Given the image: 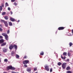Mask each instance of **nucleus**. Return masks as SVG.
<instances>
[{
  "label": "nucleus",
  "instance_id": "obj_31",
  "mask_svg": "<svg viewBox=\"0 0 73 73\" xmlns=\"http://www.w3.org/2000/svg\"><path fill=\"white\" fill-rule=\"evenodd\" d=\"M4 61L5 62H7V61H8V60L7 59H5L4 60Z\"/></svg>",
  "mask_w": 73,
  "mask_h": 73
},
{
  "label": "nucleus",
  "instance_id": "obj_12",
  "mask_svg": "<svg viewBox=\"0 0 73 73\" xmlns=\"http://www.w3.org/2000/svg\"><path fill=\"white\" fill-rule=\"evenodd\" d=\"M5 39L6 40H8V35H6L5 36Z\"/></svg>",
  "mask_w": 73,
  "mask_h": 73
},
{
  "label": "nucleus",
  "instance_id": "obj_32",
  "mask_svg": "<svg viewBox=\"0 0 73 73\" xmlns=\"http://www.w3.org/2000/svg\"><path fill=\"white\" fill-rule=\"evenodd\" d=\"M5 13V12H4L2 13V15H4Z\"/></svg>",
  "mask_w": 73,
  "mask_h": 73
},
{
  "label": "nucleus",
  "instance_id": "obj_2",
  "mask_svg": "<svg viewBox=\"0 0 73 73\" xmlns=\"http://www.w3.org/2000/svg\"><path fill=\"white\" fill-rule=\"evenodd\" d=\"M66 63H63L62 65V67L64 69H65V68H66Z\"/></svg>",
  "mask_w": 73,
  "mask_h": 73
},
{
  "label": "nucleus",
  "instance_id": "obj_27",
  "mask_svg": "<svg viewBox=\"0 0 73 73\" xmlns=\"http://www.w3.org/2000/svg\"><path fill=\"white\" fill-rule=\"evenodd\" d=\"M2 9H3V8H2V6H0V11H2Z\"/></svg>",
  "mask_w": 73,
  "mask_h": 73
},
{
  "label": "nucleus",
  "instance_id": "obj_40",
  "mask_svg": "<svg viewBox=\"0 0 73 73\" xmlns=\"http://www.w3.org/2000/svg\"><path fill=\"white\" fill-rule=\"evenodd\" d=\"M3 31V29L0 28V31Z\"/></svg>",
  "mask_w": 73,
  "mask_h": 73
},
{
  "label": "nucleus",
  "instance_id": "obj_4",
  "mask_svg": "<svg viewBox=\"0 0 73 73\" xmlns=\"http://www.w3.org/2000/svg\"><path fill=\"white\" fill-rule=\"evenodd\" d=\"M45 69L47 71H49V67L48 66H45Z\"/></svg>",
  "mask_w": 73,
  "mask_h": 73
},
{
  "label": "nucleus",
  "instance_id": "obj_13",
  "mask_svg": "<svg viewBox=\"0 0 73 73\" xmlns=\"http://www.w3.org/2000/svg\"><path fill=\"white\" fill-rule=\"evenodd\" d=\"M5 45H6V42L3 43L1 44V46H3Z\"/></svg>",
  "mask_w": 73,
  "mask_h": 73
},
{
  "label": "nucleus",
  "instance_id": "obj_20",
  "mask_svg": "<svg viewBox=\"0 0 73 73\" xmlns=\"http://www.w3.org/2000/svg\"><path fill=\"white\" fill-rule=\"evenodd\" d=\"M62 64L60 62H59L58 63V65H59V66H60Z\"/></svg>",
  "mask_w": 73,
  "mask_h": 73
},
{
  "label": "nucleus",
  "instance_id": "obj_21",
  "mask_svg": "<svg viewBox=\"0 0 73 73\" xmlns=\"http://www.w3.org/2000/svg\"><path fill=\"white\" fill-rule=\"evenodd\" d=\"M4 18L6 20H8V19L7 16H5L4 17Z\"/></svg>",
  "mask_w": 73,
  "mask_h": 73
},
{
  "label": "nucleus",
  "instance_id": "obj_44",
  "mask_svg": "<svg viewBox=\"0 0 73 73\" xmlns=\"http://www.w3.org/2000/svg\"><path fill=\"white\" fill-rule=\"evenodd\" d=\"M2 7H4V4H2Z\"/></svg>",
  "mask_w": 73,
  "mask_h": 73
},
{
  "label": "nucleus",
  "instance_id": "obj_45",
  "mask_svg": "<svg viewBox=\"0 0 73 73\" xmlns=\"http://www.w3.org/2000/svg\"><path fill=\"white\" fill-rule=\"evenodd\" d=\"M3 26V25L1 24L0 25V27H2V26Z\"/></svg>",
  "mask_w": 73,
  "mask_h": 73
},
{
  "label": "nucleus",
  "instance_id": "obj_7",
  "mask_svg": "<svg viewBox=\"0 0 73 73\" xmlns=\"http://www.w3.org/2000/svg\"><path fill=\"white\" fill-rule=\"evenodd\" d=\"M64 29V27H59L58 28V30H62L63 29Z\"/></svg>",
  "mask_w": 73,
  "mask_h": 73
},
{
  "label": "nucleus",
  "instance_id": "obj_28",
  "mask_svg": "<svg viewBox=\"0 0 73 73\" xmlns=\"http://www.w3.org/2000/svg\"><path fill=\"white\" fill-rule=\"evenodd\" d=\"M72 43L71 42H70L69 43L70 46H71L72 45Z\"/></svg>",
  "mask_w": 73,
  "mask_h": 73
},
{
  "label": "nucleus",
  "instance_id": "obj_22",
  "mask_svg": "<svg viewBox=\"0 0 73 73\" xmlns=\"http://www.w3.org/2000/svg\"><path fill=\"white\" fill-rule=\"evenodd\" d=\"M70 69V67H68L66 68V70H69Z\"/></svg>",
  "mask_w": 73,
  "mask_h": 73
},
{
  "label": "nucleus",
  "instance_id": "obj_23",
  "mask_svg": "<svg viewBox=\"0 0 73 73\" xmlns=\"http://www.w3.org/2000/svg\"><path fill=\"white\" fill-rule=\"evenodd\" d=\"M63 54L64 56H66V54H67V53L66 52H64L63 53Z\"/></svg>",
  "mask_w": 73,
  "mask_h": 73
},
{
  "label": "nucleus",
  "instance_id": "obj_8",
  "mask_svg": "<svg viewBox=\"0 0 73 73\" xmlns=\"http://www.w3.org/2000/svg\"><path fill=\"white\" fill-rule=\"evenodd\" d=\"M10 20H11V21H15V19H13L12 17H11L10 18Z\"/></svg>",
  "mask_w": 73,
  "mask_h": 73
},
{
  "label": "nucleus",
  "instance_id": "obj_5",
  "mask_svg": "<svg viewBox=\"0 0 73 73\" xmlns=\"http://www.w3.org/2000/svg\"><path fill=\"white\" fill-rule=\"evenodd\" d=\"M14 46H13L12 44H11L10 45V46L9 47V48L10 49H13V48Z\"/></svg>",
  "mask_w": 73,
  "mask_h": 73
},
{
  "label": "nucleus",
  "instance_id": "obj_51",
  "mask_svg": "<svg viewBox=\"0 0 73 73\" xmlns=\"http://www.w3.org/2000/svg\"><path fill=\"white\" fill-rule=\"evenodd\" d=\"M35 73H37V72H36Z\"/></svg>",
  "mask_w": 73,
  "mask_h": 73
},
{
  "label": "nucleus",
  "instance_id": "obj_36",
  "mask_svg": "<svg viewBox=\"0 0 73 73\" xmlns=\"http://www.w3.org/2000/svg\"><path fill=\"white\" fill-rule=\"evenodd\" d=\"M7 33L8 34V33H9V30H8L7 31Z\"/></svg>",
  "mask_w": 73,
  "mask_h": 73
},
{
  "label": "nucleus",
  "instance_id": "obj_52",
  "mask_svg": "<svg viewBox=\"0 0 73 73\" xmlns=\"http://www.w3.org/2000/svg\"><path fill=\"white\" fill-rule=\"evenodd\" d=\"M0 12H1V11H0Z\"/></svg>",
  "mask_w": 73,
  "mask_h": 73
},
{
  "label": "nucleus",
  "instance_id": "obj_18",
  "mask_svg": "<svg viewBox=\"0 0 73 73\" xmlns=\"http://www.w3.org/2000/svg\"><path fill=\"white\" fill-rule=\"evenodd\" d=\"M11 54L12 56H13V54H15V52L12 51Z\"/></svg>",
  "mask_w": 73,
  "mask_h": 73
},
{
  "label": "nucleus",
  "instance_id": "obj_19",
  "mask_svg": "<svg viewBox=\"0 0 73 73\" xmlns=\"http://www.w3.org/2000/svg\"><path fill=\"white\" fill-rule=\"evenodd\" d=\"M16 58H19V55L17 54H16Z\"/></svg>",
  "mask_w": 73,
  "mask_h": 73
},
{
  "label": "nucleus",
  "instance_id": "obj_25",
  "mask_svg": "<svg viewBox=\"0 0 73 73\" xmlns=\"http://www.w3.org/2000/svg\"><path fill=\"white\" fill-rule=\"evenodd\" d=\"M40 54L41 56H43V55H44V52H42L41 53H40Z\"/></svg>",
  "mask_w": 73,
  "mask_h": 73
},
{
  "label": "nucleus",
  "instance_id": "obj_30",
  "mask_svg": "<svg viewBox=\"0 0 73 73\" xmlns=\"http://www.w3.org/2000/svg\"><path fill=\"white\" fill-rule=\"evenodd\" d=\"M67 73H72V72L70 71H67Z\"/></svg>",
  "mask_w": 73,
  "mask_h": 73
},
{
  "label": "nucleus",
  "instance_id": "obj_33",
  "mask_svg": "<svg viewBox=\"0 0 73 73\" xmlns=\"http://www.w3.org/2000/svg\"><path fill=\"white\" fill-rule=\"evenodd\" d=\"M52 68H50V72H52Z\"/></svg>",
  "mask_w": 73,
  "mask_h": 73
},
{
  "label": "nucleus",
  "instance_id": "obj_6",
  "mask_svg": "<svg viewBox=\"0 0 73 73\" xmlns=\"http://www.w3.org/2000/svg\"><path fill=\"white\" fill-rule=\"evenodd\" d=\"M4 24L5 25V27H8V23H7V21L5 22Z\"/></svg>",
  "mask_w": 73,
  "mask_h": 73
},
{
  "label": "nucleus",
  "instance_id": "obj_24",
  "mask_svg": "<svg viewBox=\"0 0 73 73\" xmlns=\"http://www.w3.org/2000/svg\"><path fill=\"white\" fill-rule=\"evenodd\" d=\"M61 58H62V59H65L66 57L65 56L64 58V57L62 56V55H61Z\"/></svg>",
  "mask_w": 73,
  "mask_h": 73
},
{
  "label": "nucleus",
  "instance_id": "obj_37",
  "mask_svg": "<svg viewBox=\"0 0 73 73\" xmlns=\"http://www.w3.org/2000/svg\"><path fill=\"white\" fill-rule=\"evenodd\" d=\"M8 9L9 10V11H10V10H11V8H10L9 7H8Z\"/></svg>",
  "mask_w": 73,
  "mask_h": 73
},
{
  "label": "nucleus",
  "instance_id": "obj_14",
  "mask_svg": "<svg viewBox=\"0 0 73 73\" xmlns=\"http://www.w3.org/2000/svg\"><path fill=\"white\" fill-rule=\"evenodd\" d=\"M7 49H3V52H7Z\"/></svg>",
  "mask_w": 73,
  "mask_h": 73
},
{
  "label": "nucleus",
  "instance_id": "obj_10",
  "mask_svg": "<svg viewBox=\"0 0 73 73\" xmlns=\"http://www.w3.org/2000/svg\"><path fill=\"white\" fill-rule=\"evenodd\" d=\"M31 69L29 68H28L27 69V72H31Z\"/></svg>",
  "mask_w": 73,
  "mask_h": 73
},
{
  "label": "nucleus",
  "instance_id": "obj_49",
  "mask_svg": "<svg viewBox=\"0 0 73 73\" xmlns=\"http://www.w3.org/2000/svg\"><path fill=\"white\" fill-rule=\"evenodd\" d=\"M3 73H7L6 72H3Z\"/></svg>",
  "mask_w": 73,
  "mask_h": 73
},
{
  "label": "nucleus",
  "instance_id": "obj_1",
  "mask_svg": "<svg viewBox=\"0 0 73 73\" xmlns=\"http://www.w3.org/2000/svg\"><path fill=\"white\" fill-rule=\"evenodd\" d=\"M7 70H9V69H11V70H15V68L12 67V66H8L7 68Z\"/></svg>",
  "mask_w": 73,
  "mask_h": 73
},
{
  "label": "nucleus",
  "instance_id": "obj_26",
  "mask_svg": "<svg viewBox=\"0 0 73 73\" xmlns=\"http://www.w3.org/2000/svg\"><path fill=\"white\" fill-rule=\"evenodd\" d=\"M1 23H4L5 22V21H4V20H1Z\"/></svg>",
  "mask_w": 73,
  "mask_h": 73
},
{
  "label": "nucleus",
  "instance_id": "obj_42",
  "mask_svg": "<svg viewBox=\"0 0 73 73\" xmlns=\"http://www.w3.org/2000/svg\"><path fill=\"white\" fill-rule=\"evenodd\" d=\"M24 66H25V68H27V65H25Z\"/></svg>",
  "mask_w": 73,
  "mask_h": 73
},
{
  "label": "nucleus",
  "instance_id": "obj_48",
  "mask_svg": "<svg viewBox=\"0 0 73 73\" xmlns=\"http://www.w3.org/2000/svg\"><path fill=\"white\" fill-rule=\"evenodd\" d=\"M18 22H20V20H19L18 21Z\"/></svg>",
  "mask_w": 73,
  "mask_h": 73
},
{
  "label": "nucleus",
  "instance_id": "obj_50",
  "mask_svg": "<svg viewBox=\"0 0 73 73\" xmlns=\"http://www.w3.org/2000/svg\"><path fill=\"white\" fill-rule=\"evenodd\" d=\"M1 58H0V62H1Z\"/></svg>",
  "mask_w": 73,
  "mask_h": 73
},
{
  "label": "nucleus",
  "instance_id": "obj_43",
  "mask_svg": "<svg viewBox=\"0 0 73 73\" xmlns=\"http://www.w3.org/2000/svg\"><path fill=\"white\" fill-rule=\"evenodd\" d=\"M10 13H11V15H12V14H13L12 12L11 11L10 12Z\"/></svg>",
  "mask_w": 73,
  "mask_h": 73
},
{
  "label": "nucleus",
  "instance_id": "obj_9",
  "mask_svg": "<svg viewBox=\"0 0 73 73\" xmlns=\"http://www.w3.org/2000/svg\"><path fill=\"white\" fill-rule=\"evenodd\" d=\"M4 42V40L3 39H1L0 40V44H2V43Z\"/></svg>",
  "mask_w": 73,
  "mask_h": 73
},
{
  "label": "nucleus",
  "instance_id": "obj_47",
  "mask_svg": "<svg viewBox=\"0 0 73 73\" xmlns=\"http://www.w3.org/2000/svg\"><path fill=\"white\" fill-rule=\"evenodd\" d=\"M72 33H73V29L72 30Z\"/></svg>",
  "mask_w": 73,
  "mask_h": 73
},
{
  "label": "nucleus",
  "instance_id": "obj_35",
  "mask_svg": "<svg viewBox=\"0 0 73 73\" xmlns=\"http://www.w3.org/2000/svg\"><path fill=\"white\" fill-rule=\"evenodd\" d=\"M36 70H37V68H34V70H35V71H36Z\"/></svg>",
  "mask_w": 73,
  "mask_h": 73
},
{
  "label": "nucleus",
  "instance_id": "obj_29",
  "mask_svg": "<svg viewBox=\"0 0 73 73\" xmlns=\"http://www.w3.org/2000/svg\"><path fill=\"white\" fill-rule=\"evenodd\" d=\"M68 56H70V53L69 52H68Z\"/></svg>",
  "mask_w": 73,
  "mask_h": 73
},
{
  "label": "nucleus",
  "instance_id": "obj_11",
  "mask_svg": "<svg viewBox=\"0 0 73 73\" xmlns=\"http://www.w3.org/2000/svg\"><path fill=\"white\" fill-rule=\"evenodd\" d=\"M14 47L15 50H17V45H14L13 46Z\"/></svg>",
  "mask_w": 73,
  "mask_h": 73
},
{
  "label": "nucleus",
  "instance_id": "obj_16",
  "mask_svg": "<svg viewBox=\"0 0 73 73\" xmlns=\"http://www.w3.org/2000/svg\"><path fill=\"white\" fill-rule=\"evenodd\" d=\"M9 24L10 26H12V23H11V22H9Z\"/></svg>",
  "mask_w": 73,
  "mask_h": 73
},
{
  "label": "nucleus",
  "instance_id": "obj_38",
  "mask_svg": "<svg viewBox=\"0 0 73 73\" xmlns=\"http://www.w3.org/2000/svg\"><path fill=\"white\" fill-rule=\"evenodd\" d=\"M15 1V0H11V2H14Z\"/></svg>",
  "mask_w": 73,
  "mask_h": 73
},
{
  "label": "nucleus",
  "instance_id": "obj_17",
  "mask_svg": "<svg viewBox=\"0 0 73 73\" xmlns=\"http://www.w3.org/2000/svg\"><path fill=\"white\" fill-rule=\"evenodd\" d=\"M7 35L6 34H5L4 33H3L2 34V35L3 36H4L5 37L6 35Z\"/></svg>",
  "mask_w": 73,
  "mask_h": 73
},
{
  "label": "nucleus",
  "instance_id": "obj_34",
  "mask_svg": "<svg viewBox=\"0 0 73 73\" xmlns=\"http://www.w3.org/2000/svg\"><path fill=\"white\" fill-rule=\"evenodd\" d=\"M14 4L15 6H16V5H17V3H14Z\"/></svg>",
  "mask_w": 73,
  "mask_h": 73
},
{
  "label": "nucleus",
  "instance_id": "obj_53",
  "mask_svg": "<svg viewBox=\"0 0 73 73\" xmlns=\"http://www.w3.org/2000/svg\"><path fill=\"white\" fill-rule=\"evenodd\" d=\"M72 35H73V33H72Z\"/></svg>",
  "mask_w": 73,
  "mask_h": 73
},
{
  "label": "nucleus",
  "instance_id": "obj_3",
  "mask_svg": "<svg viewBox=\"0 0 73 73\" xmlns=\"http://www.w3.org/2000/svg\"><path fill=\"white\" fill-rule=\"evenodd\" d=\"M29 62V60H25L23 62V64L25 65V64H28Z\"/></svg>",
  "mask_w": 73,
  "mask_h": 73
},
{
  "label": "nucleus",
  "instance_id": "obj_46",
  "mask_svg": "<svg viewBox=\"0 0 73 73\" xmlns=\"http://www.w3.org/2000/svg\"><path fill=\"white\" fill-rule=\"evenodd\" d=\"M67 61H69V59H67Z\"/></svg>",
  "mask_w": 73,
  "mask_h": 73
},
{
  "label": "nucleus",
  "instance_id": "obj_15",
  "mask_svg": "<svg viewBox=\"0 0 73 73\" xmlns=\"http://www.w3.org/2000/svg\"><path fill=\"white\" fill-rule=\"evenodd\" d=\"M5 7H8V6H9V5L8 4V3H6L5 4Z\"/></svg>",
  "mask_w": 73,
  "mask_h": 73
},
{
  "label": "nucleus",
  "instance_id": "obj_41",
  "mask_svg": "<svg viewBox=\"0 0 73 73\" xmlns=\"http://www.w3.org/2000/svg\"><path fill=\"white\" fill-rule=\"evenodd\" d=\"M27 58V56H25L24 58Z\"/></svg>",
  "mask_w": 73,
  "mask_h": 73
},
{
  "label": "nucleus",
  "instance_id": "obj_39",
  "mask_svg": "<svg viewBox=\"0 0 73 73\" xmlns=\"http://www.w3.org/2000/svg\"><path fill=\"white\" fill-rule=\"evenodd\" d=\"M1 38H3V36H0V39Z\"/></svg>",
  "mask_w": 73,
  "mask_h": 73
}]
</instances>
